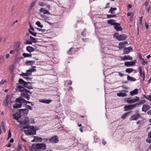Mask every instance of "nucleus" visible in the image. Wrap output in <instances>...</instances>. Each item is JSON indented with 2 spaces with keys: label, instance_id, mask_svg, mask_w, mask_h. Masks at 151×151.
<instances>
[{
  "label": "nucleus",
  "instance_id": "nucleus-3",
  "mask_svg": "<svg viewBox=\"0 0 151 151\" xmlns=\"http://www.w3.org/2000/svg\"><path fill=\"white\" fill-rule=\"evenodd\" d=\"M27 103L31 104L32 106L33 105L32 103L26 101L22 97H19L16 99L15 104L13 105V107L14 109L21 108L23 104Z\"/></svg>",
  "mask_w": 151,
  "mask_h": 151
},
{
  "label": "nucleus",
  "instance_id": "nucleus-21",
  "mask_svg": "<svg viewBox=\"0 0 151 151\" xmlns=\"http://www.w3.org/2000/svg\"><path fill=\"white\" fill-rule=\"evenodd\" d=\"M139 89L136 88L132 91L130 92V94L131 96H132L138 94V91Z\"/></svg>",
  "mask_w": 151,
  "mask_h": 151
},
{
  "label": "nucleus",
  "instance_id": "nucleus-63",
  "mask_svg": "<svg viewBox=\"0 0 151 151\" xmlns=\"http://www.w3.org/2000/svg\"><path fill=\"white\" fill-rule=\"evenodd\" d=\"M147 114L148 115H151V110H150L149 111H148L147 112Z\"/></svg>",
  "mask_w": 151,
  "mask_h": 151
},
{
  "label": "nucleus",
  "instance_id": "nucleus-20",
  "mask_svg": "<svg viewBox=\"0 0 151 151\" xmlns=\"http://www.w3.org/2000/svg\"><path fill=\"white\" fill-rule=\"evenodd\" d=\"M39 11L40 12H43L44 14H50L47 10L43 8H41Z\"/></svg>",
  "mask_w": 151,
  "mask_h": 151
},
{
  "label": "nucleus",
  "instance_id": "nucleus-28",
  "mask_svg": "<svg viewBox=\"0 0 151 151\" xmlns=\"http://www.w3.org/2000/svg\"><path fill=\"white\" fill-rule=\"evenodd\" d=\"M134 70L133 69L131 68H127L125 70V71L126 73H130L132 72Z\"/></svg>",
  "mask_w": 151,
  "mask_h": 151
},
{
  "label": "nucleus",
  "instance_id": "nucleus-2",
  "mask_svg": "<svg viewBox=\"0 0 151 151\" xmlns=\"http://www.w3.org/2000/svg\"><path fill=\"white\" fill-rule=\"evenodd\" d=\"M29 111L27 109H19L15 114H13V118L20 123L21 125H27L29 124V121L27 115Z\"/></svg>",
  "mask_w": 151,
  "mask_h": 151
},
{
  "label": "nucleus",
  "instance_id": "nucleus-1",
  "mask_svg": "<svg viewBox=\"0 0 151 151\" xmlns=\"http://www.w3.org/2000/svg\"><path fill=\"white\" fill-rule=\"evenodd\" d=\"M18 84H17V87L18 90L20 92H22L21 93V97L24 98L27 100L30 99V95L28 94L29 93L32 94V92H31L29 89H33L32 87L29 84H31L29 82H26L22 79L20 78L18 81Z\"/></svg>",
  "mask_w": 151,
  "mask_h": 151
},
{
  "label": "nucleus",
  "instance_id": "nucleus-50",
  "mask_svg": "<svg viewBox=\"0 0 151 151\" xmlns=\"http://www.w3.org/2000/svg\"><path fill=\"white\" fill-rule=\"evenodd\" d=\"M117 73H119V76L121 77H122L124 75V74L121 73L120 72H117Z\"/></svg>",
  "mask_w": 151,
  "mask_h": 151
},
{
  "label": "nucleus",
  "instance_id": "nucleus-36",
  "mask_svg": "<svg viewBox=\"0 0 151 151\" xmlns=\"http://www.w3.org/2000/svg\"><path fill=\"white\" fill-rule=\"evenodd\" d=\"M116 15L115 14L107 15V17L108 18H110L116 17Z\"/></svg>",
  "mask_w": 151,
  "mask_h": 151
},
{
  "label": "nucleus",
  "instance_id": "nucleus-60",
  "mask_svg": "<svg viewBox=\"0 0 151 151\" xmlns=\"http://www.w3.org/2000/svg\"><path fill=\"white\" fill-rule=\"evenodd\" d=\"M2 128H3V130L4 131V132H5V126L4 125V124L2 123Z\"/></svg>",
  "mask_w": 151,
  "mask_h": 151
},
{
  "label": "nucleus",
  "instance_id": "nucleus-15",
  "mask_svg": "<svg viewBox=\"0 0 151 151\" xmlns=\"http://www.w3.org/2000/svg\"><path fill=\"white\" fill-rule=\"evenodd\" d=\"M120 58H122V60H132V58L129 55H124V57H120Z\"/></svg>",
  "mask_w": 151,
  "mask_h": 151
},
{
  "label": "nucleus",
  "instance_id": "nucleus-48",
  "mask_svg": "<svg viewBox=\"0 0 151 151\" xmlns=\"http://www.w3.org/2000/svg\"><path fill=\"white\" fill-rule=\"evenodd\" d=\"M6 82L5 80H2L0 82V85L4 84Z\"/></svg>",
  "mask_w": 151,
  "mask_h": 151
},
{
  "label": "nucleus",
  "instance_id": "nucleus-6",
  "mask_svg": "<svg viewBox=\"0 0 151 151\" xmlns=\"http://www.w3.org/2000/svg\"><path fill=\"white\" fill-rule=\"evenodd\" d=\"M114 37L118 41H123L125 40L127 38V36L125 34H122L119 35L118 33H116L114 34Z\"/></svg>",
  "mask_w": 151,
  "mask_h": 151
},
{
  "label": "nucleus",
  "instance_id": "nucleus-30",
  "mask_svg": "<svg viewBox=\"0 0 151 151\" xmlns=\"http://www.w3.org/2000/svg\"><path fill=\"white\" fill-rule=\"evenodd\" d=\"M35 24L37 25L38 27L41 28H42L43 27V25L42 24H41L40 22L39 21H37Z\"/></svg>",
  "mask_w": 151,
  "mask_h": 151
},
{
  "label": "nucleus",
  "instance_id": "nucleus-39",
  "mask_svg": "<svg viewBox=\"0 0 151 151\" xmlns=\"http://www.w3.org/2000/svg\"><path fill=\"white\" fill-rule=\"evenodd\" d=\"M41 17L42 18L45 20H48L49 19V17L45 15H41Z\"/></svg>",
  "mask_w": 151,
  "mask_h": 151
},
{
  "label": "nucleus",
  "instance_id": "nucleus-34",
  "mask_svg": "<svg viewBox=\"0 0 151 151\" xmlns=\"http://www.w3.org/2000/svg\"><path fill=\"white\" fill-rule=\"evenodd\" d=\"M119 46L120 47V49L124 48L125 45L123 42H120L119 44Z\"/></svg>",
  "mask_w": 151,
  "mask_h": 151
},
{
  "label": "nucleus",
  "instance_id": "nucleus-43",
  "mask_svg": "<svg viewBox=\"0 0 151 151\" xmlns=\"http://www.w3.org/2000/svg\"><path fill=\"white\" fill-rule=\"evenodd\" d=\"M36 29L38 31H41L42 32H44L45 31V30L44 29H41L39 28H37Z\"/></svg>",
  "mask_w": 151,
  "mask_h": 151
},
{
  "label": "nucleus",
  "instance_id": "nucleus-52",
  "mask_svg": "<svg viewBox=\"0 0 151 151\" xmlns=\"http://www.w3.org/2000/svg\"><path fill=\"white\" fill-rule=\"evenodd\" d=\"M67 82H68V85H70L72 83V82L70 80L68 81H67Z\"/></svg>",
  "mask_w": 151,
  "mask_h": 151
},
{
  "label": "nucleus",
  "instance_id": "nucleus-23",
  "mask_svg": "<svg viewBox=\"0 0 151 151\" xmlns=\"http://www.w3.org/2000/svg\"><path fill=\"white\" fill-rule=\"evenodd\" d=\"M35 62L33 60H27L25 63L26 65H32Z\"/></svg>",
  "mask_w": 151,
  "mask_h": 151
},
{
  "label": "nucleus",
  "instance_id": "nucleus-58",
  "mask_svg": "<svg viewBox=\"0 0 151 151\" xmlns=\"http://www.w3.org/2000/svg\"><path fill=\"white\" fill-rule=\"evenodd\" d=\"M25 73H22V74H21L20 75L21 76H22L24 78V77H25L26 76V75H25Z\"/></svg>",
  "mask_w": 151,
  "mask_h": 151
},
{
  "label": "nucleus",
  "instance_id": "nucleus-40",
  "mask_svg": "<svg viewBox=\"0 0 151 151\" xmlns=\"http://www.w3.org/2000/svg\"><path fill=\"white\" fill-rule=\"evenodd\" d=\"M11 132L10 129L9 131V133H8V137L7 138V139H9V138H11Z\"/></svg>",
  "mask_w": 151,
  "mask_h": 151
},
{
  "label": "nucleus",
  "instance_id": "nucleus-31",
  "mask_svg": "<svg viewBox=\"0 0 151 151\" xmlns=\"http://www.w3.org/2000/svg\"><path fill=\"white\" fill-rule=\"evenodd\" d=\"M37 0H35V1L31 3L30 6V9H32V8L35 6Z\"/></svg>",
  "mask_w": 151,
  "mask_h": 151
},
{
  "label": "nucleus",
  "instance_id": "nucleus-24",
  "mask_svg": "<svg viewBox=\"0 0 151 151\" xmlns=\"http://www.w3.org/2000/svg\"><path fill=\"white\" fill-rule=\"evenodd\" d=\"M127 80L129 81H134L136 80V79L135 78L130 77L129 75L127 76Z\"/></svg>",
  "mask_w": 151,
  "mask_h": 151
},
{
  "label": "nucleus",
  "instance_id": "nucleus-29",
  "mask_svg": "<svg viewBox=\"0 0 151 151\" xmlns=\"http://www.w3.org/2000/svg\"><path fill=\"white\" fill-rule=\"evenodd\" d=\"M22 55L24 58L32 57V54L29 53H23L22 54Z\"/></svg>",
  "mask_w": 151,
  "mask_h": 151
},
{
  "label": "nucleus",
  "instance_id": "nucleus-45",
  "mask_svg": "<svg viewBox=\"0 0 151 151\" xmlns=\"http://www.w3.org/2000/svg\"><path fill=\"white\" fill-rule=\"evenodd\" d=\"M38 5L41 6H45L44 3V2H39Z\"/></svg>",
  "mask_w": 151,
  "mask_h": 151
},
{
  "label": "nucleus",
  "instance_id": "nucleus-49",
  "mask_svg": "<svg viewBox=\"0 0 151 151\" xmlns=\"http://www.w3.org/2000/svg\"><path fill=\"white\" fill-rule=\"evenodd\" d=\"M143 17H140V20H139V23L141 25L142 24V19L143 18Z\"/></svg>",
  "mask_w": 151,
  "mask_h": 151
},
{
  "label": "nucleus",
  "instance_id": "nucleus-33",
  "mask_svg": "<svg viewBox=\"0 0 151 151\" xmlns=\"http://www.w3.org/2000/svg\"><path fill=\"white\" fill-rule=\"evenodd\" d=\"M29 38L30 39V41L32 42L35 43L37 42L36 39L32 37V36H30L29 37Z\"/></svg>",
  "mask_w": 151,
  "mask_h": 151
},
{
  "label": "nucleus",
  "instance_id": "nucleus-41",
  "mask_svg": "<svg viewBox=\"0 0 151 151\" xmlns=\"http://www.w3.org/2000/svg\"><path fill=\"white\" fill-rule=\"evenodd\" d=\"M73 48V47H71L70 49L68 51V53L70 55H71L72 54V53L71 52V50Z\"/></svg>",
  "mask_w": 151,
  "mask_h": 151
},
{
  "label": "nucleus",
  "instance_id": "nucleus-37",
  "mask_svg": "<svg viewBox=\"0 0 151 151\" xmlns=\"http://www.w3.org/2000/svg\"><path fill=\"white\" fill-rule=\"evenodd\" d=\"M52 100L49 99H45V103L46 104H49L50 102H52Z\"/></svg>",
  "mask_w": 151,
  "mask_h": 151
},
{
  "label": "nucleus",
  "instance_id": "nucleus-12",
  "mask_svg": "<svg viewBox=\"0 0 151 151\" xmlns=\"http://www.w3.org/2000/svg\"><path fill=\"white\" fill-rule=\"evenodd\" d=\"M117 24H115L114 25V27L116 31H121L122 30V27L120 26V24L119 23H117Z\"/></svg>",
  "mask_w": 151,
  "mask_h": 151
},
{
  "label": "nucleus",
  "instance_id": "nucleus-13",
  "mask_svg": "<svg viewBox=\"0 0 151 151\" xmlns=\"http://www.w3.org/2000/svg\"><path fill=\"white\" fill-rule=\"evenodd\" d=\"M151 108L150 106L148 105L144 104L142 106V111H145L146 112V111Z\"/></svg>",
  "mask_w": 151,
  "mask_h": 151
},
{
  "label": "nucleus",
  "instance_id": "nucleus-18",
  "mask_svg": "<svg viewBox=\"0 0 151 151\" xmlns=\"http://www.w3.org/2000/svg\"><path fill=\"white\" fill-rule=\"evenodd\" d=\"M26 50L30 53L34 52L35 51V48L32 47L28 46L26 47Z\"/></svg>",
  "mask_w": 151,
  "mask_h": 151
},
{
  "label": "nucleus",
  "instance_id": "nucleus-54",
  "mask_svg": "<svg viewBox=\"0 0 151 151\" xmlns=\"http://www.w3.org/2000/svg\"><path fill=\"white\" fill-rule=\"evenodd\" d=\"M39 101L42 103H45V99H41L39 100Z\"/></svg>",
  "mask_w": 151,
  "mask_h": 151
},
{
  "label": "nucleus",
  "instance_id": "nucleus-56",
  "mask_svg": "<svg viewBox=\"0 0 151 151\" xmlns=\"http://www.w3.org/2000/svg\"><path fill=\"white\" fill-rule=\"evenodd\" d=\"M149 3V1H146L145 2V5L146 6H148V4Z\"/></svg>",
  "mask_w": 151,
  "mask_h": 151
},
{
  "label": "nucleus",
  "instance_id": "nucleus-14",
  "mask_svg": "<svg viewBox=\"0 0 151 151\" xmlns=\"http://www.w3.org/2000/svg\"><path fill=\"white\" fill-rule=\"evenodd\" d=\"M133 50L132 48L130 47L125 48L124 50L123 54H127L130 52L131 50Z\"/></svg>",
  "mask_w": 151,
  "mask_h": 151
},
{
  "label": "nucleus",
  "instance_id": "nucleus-25",
  "mask_svg": "<svg viewBox=\"0 0 151 151\" xmlns=\"http://www.w3.org/2000/svg\"><path fill=\"white\" fill-rule=\"evenodd\" d=\"M117 95L119 97H124L126 96L127 94L125 93L121 92L117 93Z\"/></svg>",
  "mask_w": 151,
  "mask_h": 151
},
{
  "label": "nucleus",
  "instance_id": "nucleus-32",
  "mask_svg": "<svg viewBox=\"0 0 151 151\" xmlns=\"http://www.w3.org/2000/svg\"><path fill=\"white\" fill-rule=\"evenodd\" d=\"M145 102L146 101L145 100H144L140 101L138 103H136V104L137 105V106H138L141 105L142 104H143L145 103Z\"/></svg>",
  "mask_w": 151,
  "mask_h": 151
},
{
  "label": "nucleus",
  "instance_id": "nucleus-35",
  "mask_svg": "<svg viewBox=\"0 0 151 151\" xmlns=\"http://www.w3.org/2000/svg\"><path fill=\"white\" fill-rule=\"evenodd\" d=\"M4 62V57L1 56L0 57V64H2Z\"/></svg>",
  "mask_w": 151,
  "mask_h": 151
},
{
  "label": "nucleus",
  "instance_id": "nucleus-16",
  "mask_svg": "<svg viewBox=\"0 0 151 151\" xmlns=\"http://www.w3.org/2000/svg\"><path fill=\"white\" fill-rule=\"evenodd\" d=\"M9 99V96L8 95L6 96L4 100V104L6 107L8 106L9 102L8 101Z\"/></svg>",
  "mask_w": 151,
  "mask_h": 151
},
{
  "label": "nucleus",
  "instance_id": "nucleus-8",
  "mask_svg": "<svg viewBox=\"0 0 151 151\" xmlns=\"http://www.w3.org/2000/svg\"><path fill=\"white\" fill-rule=\"evenodd\" d=\"M136 106H137L136 104H130L128 105H126L124 107V110L125 111H129L133 109Z\"/></svg>",
  "mask_w": 151,
  "mask_h": 151
},
{
  "label": "nucleus",
  "instance_id": "nucleus-38",
  "mask_svg": "<svg viewBox=\"0 0 151 151\" xmlns=\"http://www.w3.org/2000/svg\"><path fill=\"white\" fill-rule=\"evenodd\" d=\"M32 42L31 41H30L28 40H26L24 42V44L25 45H27V44L32 45Z\"/></svg>",
  "mask_w": 151,
  "mask_h": 151
},
{
  "label": "nucleus",
  "instance_id": "nucleus-46",
  "mask_svg": "<svg viewBox=\"0 0 151 151\" xmlns=\"http://www.w3.org/2000/svg\"><path fill=\"white\" fill-rule=\"evenodd\" d=\"M26 107L27 108L31 110H32V108L31 106L28 105H26Z\"/></svg>",
  "mask_w": 151,
  "mask_h": 151
},
{
  "label": "nucleus",
  "instance_id": "nucleus-44",
  "mask_svg": "<svg viewBox=\"0 0 151 151\" xmlns=\"http://www.w3.org/2000/svg\"><path fill=\"white\" fill-rule=\"evenodd\" d=\"M139 74L140 76H141L142 75V70L141 67H139Z\"/></svg>",
  "mask_w": 151,
  "mask_h": 151
},
{
  "label": "nucleus",
  "instance_id": "nucleus-61",
  "mask_svg": "<svg viewBox=\"0 0 151 151\" xmlns=\"http://www.w3.org/2000/svg\"><path fill=\"white\" fill-rule=\"evenodd\" d=\"M110 4V3H107L106 4V6L105 7V9H106L107 8H109V6H108Z\"/></svg>",
  "mask_w": 151,
  "mask_h": 151
},
{
  "label": "nucleus",
  "instance_id": "nucleus-53",
  "mask_svg": "<svg viewBox=\"0 0 151 151\" xmlns=\"http://www.w3.org/2000/svg\"><path fill=\"white\" fill-rule=\"evenodd\" d=\"M142 77L143 78V81H144L145 78V73L144 71L143 73V76H142Z\"/></svg>",
  "mask_w": 151,
  "mask_h": 151
},
{
  "label": "nucleus",
  "instance_id": "nucleus-55",
  "mask_svg": "<svg viewBox=\"0 0 151 151\" xmlns=\"http://www.w3.org/2000/svg\"><path fill=\"white\" fill-rule=\"evenodd\" d=\"M30 29L32 30V31H34V28L32 27L31 24L30 23Z\"/></svg>",
  "mask_w": 151,
  "mask_h": 151
},
{
  "label": "nucleus",
  "instance_id": "nucleus-4",
  "mask_svg": "<svg viewBox=\"0 0 151 151\" xmlns=\"http://www.w3.org/2000/svg\"><path fill=\"white\" fill-rule=\"evenodd\" d=\"M46 146L45 144L44 143H34L33 144L31 147H29V149H33L34 150H45L46 149Z\"/></svg>",
  "mask_w": 151,
  "mask_h": 151
},
{
  "label": "nucleus",
  "instance_id": "nucleus-11",
  "mask_svg": "<svg viewBox=\"0 0 151 151\" xmlns=\"http://www.w3.org/2000/svg\"><path fill=\"white\" fill-rule=\"evenodd\" d=\"M32 67L33 68L29 69L27 70L26 73H25V75H26V76H28L30 75L31 74L32 72L36 71V70L34 68H36V66H34Z\"/></svg>",
  "mask_w": 151,
  "mask_h": 151
},
{
  "label": "nucleus",
  "instance_id": "nucleus-17",
  "mask_svg": "<svg viewBox=\"0 0 151 151\" xmlns=\"http://www.w3.org/2000/svg\"><path fill=\"white\" fill-rule=\"evenodd\" d=\"M135 63L133 61L131 62H125V66L127 67H129L134 65Z\"/></svg>",
  "mask_w": 151,
  "mask_h": 151
},
{
  "label": "nucleus",
  "instance_id": "nucleus-59",
  "mask_svg": "<svg viewBox=\"0 0 151 151\" xmlns=\"http://www.w3.org/2000/svg\"><path fill=\"white\" fill-rule=\"evenodd\" d=\"M6 147H11V144L10 143H9V144L8 145H6Z\"/></svg>",
  "mask_w": 151,
  "mask_h": 151
},
{
  "label": "nucleus",
  "instance_id": "nucleus-22",
  "mask_svg": "<svg viewBox=\"0 0 151 151\" xmlns=\"http://www.w3.org/2000/svg\"><path fill=\"white\" fill-rule=\"evenodd\" d=\"M131 112H132V111H129L125 113H124L122 115V116L121 117V118L123 119H125L129 115V114Z\"/></svg>",
  "mask_w": 151,
  "mask_h": 151
},
{
  "label": "nucleus",
  "instance_id": "nucleus-19",
  "mask_svg": "<svg viewBox=\"0 0 151 151\" xmlns=\"http://www.w3.org/2000/svg\"><path fill=\"white\" fill-rule=\"evenodd\" d=\"M115 20L114 19H110L107 21L108 24H111V25H114L115 24H117V23L115 22Z\"/></svg>",
  "mask_w": 151,
  "mask_h": 151
},
{
  "label": "nucleus",
  "instance_id": "nucleus-10",
  "mask_svg": "<svg viewBox=\"0 0 151 151\" xmlns=\"http://www.w3.org/2000/svg\"><path fill=\"white\" fill-rule=\"evenodd\" d=\"M58 137L57 136H52L49 139V141L50 142L54 143H58Z\"/></svg>",
  "mask_w": 151,
  "mask_h": 151
},
{
  "label": "nucleus",
  "instance_id": "nucleus-26",
  "mask_svg": "<svg viewBox=\"0 0 151 151\" xmlns=\"http://www.w3.org/2000/svg\"><path fill=\"white\" fill-rule=\"evenodd\" d=\"M117 10V8L116 7L113 8L112 7L110 8V9L108 12L110 13L111 14H114V11H116Z\"/></svg>",
  "mask_w": 151,
  "mask_h": 151
},
{
  "label": "nucleus",
  "instance_id": "nucleus-9",
  "mask_svg": "<svg viewBox=\"0 0 151 151\" xmlns=\"http://www.w3.org/2000/svg\"><path fill=\"white\" fill-rule=\"evenodd\" d=\"M142 117V116L140 115L139 113H138L136 114L135 115H134L131 116L129 119V120L130 121L133 120H137L139 118Z\"/></svg>",
  "mask_w": 151,
  "mask_h": 151
},
{
  "label": "nucleus",
  "instance_id": "nucleus-7",
  "mask_svg": "<svg viewBox=\"0 0 151 151\" xmlns=\"http://www.w3.org/2000/svg\"><path fill=\"white\" fill-rule=\"evenodd\" d=\"M135 98L132 100H130L131 98H128L127 99V102L128 104H133L139 101V97L135 96Z\"/></svg>",
  "mask_w": 151,
  "mask_h": 151
},
{
  "label": "nucleus",
  "instance_id": "nucleus-42",
  "mask_svg": "<svg viewBox=\"0 0 151 151\" xmlns=\"http://www.w3.org/2000/svg\"><path fill=\"white\" fill-rule=\"evenodd\" d=\"M29 32L31 34H32L33 36H36V33L35 32H33L31 31L30 30H29Z\"/></svg>",
  "mask_w": 151,
  "mask_h": 151
},
{
  "label": "nucleus",
  "instance_id": "nucleus-57",
  "mask_svg": "<svg viewBox=\"0 0 151 151\" xmlns=\"http://www.w3.org/2000/svg\"><path fill=\"white\" fill-rule=\"evenodd\" d=\"M146 141L149 143H151V139H147L146 140Z\"/></svg>",
  "mask_w": 151,
  "mask_h": 151
},
{
  "label": "nucleus",
  "instance_id": "nucleus-47",
  "mask_svg": "<svg viewBox=\"0 0 151 151\" xmlns=\"http://www.w3.org/2000/svg\"><path fill=\"white\" fill-rule=\"evenodd\" d=\"M22 148V146L20 145H19L18 146V149H17L18 151H20Z\"/></svg>",
  "mask_w": 151,
  "mask_h": 151
},
{
  "label": "nucleus",
  "instance_id": "nucleus-27",
  "mask_svg": "<svg viewBox=\"0 0 151 151\" xmlns=\"http://www.w3.org/2000/svg\"><path fill=\"white\" fill-rule=\"evenodd\" d=\"M34 137L35 139L36 142H41L42 141V139L40 137L38 136H34Z\"/></svg>",
  "mask_w": 151,
  "mask_h": 151
},
{
  "label": "nucleus",
  "instance_id": "nucleus-5",
  "mask_svg": "<svg viewBox=\"0 0 151 151\" xmlns=\"http://www.w3.org/2000/svg\"><path fill=\"white\" fill-rule=\"evenodd\" d=\"M23 129H30V130H24V133L26 134L34 135L36 134V131L34 127L33 126H26L23 127Z\"/></svg>",
  "mask_w": 151,
  "mask_h": 151
},
{
  "label": "nucleus",
  "instance_id": "nucleus-51",
  "mask_svg": "<svg viewBox=\"0 0 151 151\" xmlns=\"http://www.w3.org/2000/svg\"><path fill=\"white\" fill-rule=\"evenodd\" d=\"M24 78L26 79L27 80H29L31 79V78H30L29 77H28V76H26L25 77H24Z\"/></svg>",
  "mask_w": 151,
  "mask_h": 151
},
{
  "label": "nucleus",
  "instance_id": "nucleus-62",
  "mask_svg": "<svg viewBox=\"0 0 151 151\" xmlns=\"http://www.w3.org/2000/svg\"><path fill=\"white\" fill-rule=\"evenodd\" d=\"M127 7L128 8L130 9L132 7V6L131 4H129V5H128Z\"/></svg>",
  "mask_w": 151,
  "mask_h": 151
},
{
  "label": "nucleus",
  "instance_id": "nucleus-64",
  "mask_svg": "<svg viewBox=\"0 0 151 151\" xmlns=\"http://www.w3.org/2000/svg\"><path fill=\"white\" fill-rule=\"evenodd\" d=\"M10 55L9 54H7L6 55V58L7 59L9 57Z\"/></svg>",
  "mask_w": 151,
  "mask_h": 151
}]
</instances>
